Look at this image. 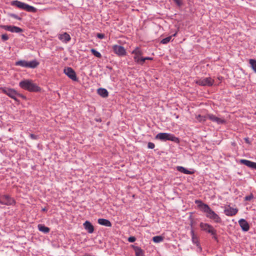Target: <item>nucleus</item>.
I'll list each match as a JSON object with an SVG mask.
<instances>
[{
  "instance_id": "obj_18",
  "label": "nucleus",
  "mask_w": 256,
  "mask_h": 256,
  "mask_svg": "<svg viewBox=\"0 0 256 256\" xmlns=\"http://www.w3.org/2000/svg\"><path fill=\"white\" fill-rule=\"evenodd\" d=\"M11 4L14 6H16L22 10H25L26 4L18 0H13L11 2Z\"/></svg>"
},
{
  "instance_id": "obj_32",
  "label": "nucleus",
  "mask_w": 256,
  "mask_h": 256,
  "mask_svg": "<svg viewBox=\"0 0 256 256\" xmlns=\"http://www.w3.org/2000/svg\"><path fill=\"white\" fill-rule=\"evenodd\" d=\"M253 198H254V195L252 194H250V195L246 196L244 197V200L250 201Z\"/></svg>"
},
{
  "instance_id": "obj_35",
  "label": "nucleus",
  "mask_w": 256,
  "mask_h": 256,
  "mask_svg": "<svg viewBox=\"0 0 256 256\" xmlns=\"http://www.w3.org/2000/svg\"><path fill=\"white\" fill-rule=\"evenodd\" d=\"M148 148L153 149L155 147V144L152 142H149L148 144Z\"/></svg>"
},
{
  "instance_id": "obj_40",
  "label": "nucleus",
  "mask_w": 256,
  "mask_h": 256,
  "mask_svg": "<svg viewBox=\"0 0 256 256\" xmlns=\"http://www.w3.org/2000/svg\"><path fill=\"white\" fill-rule=\"evenodd\" d=\"M0 204H2L6 205V206H10V202H4V201H3V200L2 199V200H0Z\"/></svg>"
},
{
  "instance_id": "obj_13",
  "label": "nucleus",
  "mask_w": 256,
  "mask_h": 256,
  "mask_svg": "<svg viewBox=\"0 0 256 256\" xmlns=\"http://www.w3.org/2000/svg\"><path fill=\"white\" fill-rule=\"evenodd\" d=\"M238 212L237 208H234L230 206H228L227 208L224 210V213L227 216H235Z\"/></svg>"
},
{
  "instance_id": "obj_43",
  "label": "nucleus",
  "mask_w": 256,
  "mask_h": 256,
  "mask_svg": "<svg viewBox=\"0 0 256 256\" xmlns=\"http://www.w3.org/2000/svg\"><path fill=\"white\" fill-rule=\"evenodd\" d=\"M47 210L46 208H42V211H46Z\"/></svg>"
},
{
  "instance_id": "obj_34",
  "label": "nucleus",
  "mask_w": 256,
  "mask_h": 256,
  "mask_svg": "<svg viewBox=\"0 0 256 256\" xmlns=\"http://www.w3.org/2000/svg\"><path fill=\"white\" fill-rule=\"evenodd\" d=\"M196 118L200 122H204L206 120V118L201 116L200 115H198Z\"/></svg>"
},
{
  "instance_id": "obj_5",
  "label": "nucleus",
  "mask_w": 256,
  "mask_h": 256,
  "mask_svg": "<svg viewBox=\"0 0 256 256\" xmlns=\"http://www.w3.org/2000/svg\"><path fill=\"white\" fill-rule=\"evenodd\" d=\"M133 54V60L136 64L142 66L143 52L140 47H136L131 52Z\"/></svg>"
},
{
  "instance_id": "obj_28",
  "label": "nucleus",
  "mask_w": 256,
  "mask_h": 256,
  "mask_svg": "<svg viewBox=\"0 0 256 256\" xmlns=\"http://www.w3.org/2000/svg\"><path fill=\"white\" fill-rule=\"evenodd\" d=\"M249 63L254 71L256 73V60L254 59H250Z\"/></svg>"
},
{
  "instance_id": "obj_24",
  "label": "nucleus",
  "mask_w": 256,
  "mask_h": 256,
  "mask_svg": "<svg viewBox=\"0 0 256 256\" xmlns=\"http://www.w3.org/2000/svg\"><path fill=\"white\" fill-rule=\"evenodd\" d=\"M38 228L40 232H43L44 234H47L50 231L49 228L46 226L42 224H39L38 226Z\"/></svg>"
},
{
  "instance_id": "obj_19",
  "label": "nucleus",
  "mask_w": 256,
  "mask_h": 256,
  "mask_svg": "<svg viewBox=\"0 0 256 256\" xmlns=\"http://www.w3.org/2000/svg\"><path fill=\"white\" fill-rule=\"evenodd\" d=\"M135 252L136 256H144V251L138 246H132Z\"/></svg>"
},
{
  "instance_id": "obj_33",
  "label": "nucleus",
  "mask_w": 256,
  "mask_h": 256,
  "mask_svg": "<svg viewBox=\"0 0 256 256\" xmlns=\"http://www.w3.org/2000/svg\"><path fill=\"white\" fill-rule=\"evenodd\" d=\"M143 60H142V66H143L144 64L146 63V60H153V58L152 57H144L143 56Z\"/></svg>"
},
{
  "instance_id": "obj_38",
  "label": "nucleus",
  "mask_w": 256,
  "mask_h": 256,
  "mask_svg": "<svg viewBox=\"0 0 256 256\" xmlns=\"http://www.w3.org/2000/svg\"><path fill=\"white\" fill-rule=\"evenodd\" d=\"M30 137L32 140H37L38 138V136L36 135H35L32 134H30Z\"/></svg>"
},
{
  "instance_id": "obj_15",
  "label": "nucleus",
  "mask_w": 256,
  "mask_h": 256,
  "mask_svg": "<svg viewBox=\"0 0 256 256\" xmlns=\"http://www.w3.org/2000/svg\"><path fill=\"white\" fill-rule=\"evenodd\" d=\"M190 234L192 236V242L194 244H196V246L200 248V250H202V248L200 246V244L198 241V238L194 234V230L192 228L190 230Z\"/></svg>"
},
{
  "instance_id": "obj_2",
  "label": "nucleus",
  "mask_w": 256,
  "mask_h": 256,
  "mask_svg": "<svg viewBox=\"0 0 256 256\" xmlns=\"http://www.w3.org/2000/svg\"><path fill=\"white\" fill-rule=\"evenodd\" d=\"M0 91L16 102H18L17 97H20L23 99H25L26 98L24 96L20 94L15 89L6 86L0 87Z\"/></svg>"
},
{
  "instance_id": "obj_4",
  "label": "nucleus",
  "mask_w": 256,
  "mask_h": 256,
  "mask_svg": "<svg viewBox=\"0 0 256 256\" xmlns=\"http://www.w3.org/2000/svg\"><path fill=\"white\" fill-rule=\"evenodd\" d=\"M156 138L162 141L170 140L176 143L180 142L179 138L170 133L160 132L156 136Z\"/></svg>"
},
{
  "instance_id": "obj_23",
  "label": "nucleus",
  "mask_w": 256,
  "mask_h": 256,
  "mask_svg": "<svg viewBox=\"0 0 256 256\" xmlns=\"http://www.w3.org/2000/svg\"><path fill=\"white\" fill-rule=\"evenodd\" d=\"M176 170L180 172L186 174H192L194 173V172H191L182 166H178L176 167Z\"/></svg>"
},
{
  "instance_id": "obj_29",
  "label": "nucleus",
  "mask_w": 256,
  "mask_h": 256,
  "mask_svg": "<svg viewBox=\"0 0 256 256\" xmlns=\"http://www.w3.org/2000/svg\"><path fill=\"white\" fill-rule=\"evenodd\" d=\"M152 240L156 243H158L164 240V237L160 236H155L153 237Z\"/></svg>"
},
{
  "instance_id": "obj_1",
  "label": "nucleus",
  "mask_w": 256,
  "mask_h": 256,
  "mask_svg": "<svg viewBox=\"0 0 256 256\" xmlns=\"http://www.w3.org/2000/svg\"><path fill=\"white\" fill-rule=\"evenodd\" d=\"M196 204H198V208L204 212L206 213L207 218L210 219L216 223H221L222 220L220 216L216 214L207 204L203 203L200 200H196Z\"/></svg>"
},
{
  "instance_id": "obj_21",
  "label": "nucleus",
  "mask_w": 256,
  "mask_h": 256,
  "mask_svg": "<svg viewBox=\"0 0 256 256\" xmlns=\"http://www.w3.org/2000/svg\"><path fill=\"white\" fill-rule=\"evenodd\" d=\"M98 223L102 226H106L110 227L112 226V224L110 222L106 219L104 218H99L98 220Z\"/></svg>"
},
{
  "instance_id": "obj_26",
  "label": "nucleus",
  "mask_w": 256,
  "mask_h": 256,
  "mask_svg": "<svg viewBox=\"0 0 256 256\" xmlns=\"http://www.w3.org/2000/svg\"><path fill=\"white\" fill-rule=\"evenodd\" d=\"M28 62L25 60H20L17 61L15 63V65L17 66H20L24 68H27Z\"/></svg>"
},
{
  "instance_id": "obj_42",
  "label": "nucleus",
  "mask_w": 256,
  "mask_h": 256,
  "mask_svg": "<svg viewBox=\"0 0 256 256\" xmlns=\"http://www.w3.org/2000/svg\"><path fill=\"white\" fill-rule=\"evenodd\" d=\"M174 2L179 6L182 4L180 0H174Z\"/></svg>"
},
{
  "instance_id": "obj_30",
  "label": "nucleus",
  "mask_w": 256,
  "mask_h": 256,
  "mask_svg": "<svg viewBox=\"0 0 256 256\" xmlns=\"http://www.w3.org/2000/svg\"><path fill=\"white\" fill-rule=\"evenodd\" d=\"M90 52L96 57L98 58H100L102 57L100 53L96 50L95 49H91Z\"/></svg>"
},
{
  "instance_id": "obj_22",
  "label": "nucleus",
  "mask_w": 256,
  "mask_h": 256,
  "mask_svg": "<svg viewBox=\"0 0 256 256\" xmlns=\"http://www.w3.org/2000/svg\"><path fill=\"white\" fill-rule=\"evenodd\" d=\"M98 94L103 98H106L108 96V90L104 88H100L98 90Z\"/></svg>"
},
{
  "instance_id": "obj_17",
  "label": "nucleus",
  "mask_w": 256,
  "mask_h": 256,
  "mask_svg": "<svg viewBox=\"0 0 256 256\" xmlns=\"http://www.w3.org/2000/svg\"><path fill=\"white\" fill-rule=\"evenodd\" d=\"M84 229L87 230L89 234H92L94 232V227L89 221H86L83 224Z\"/></svg>"
},
{
  "instance_id": "obj_10",
  "label": "nucleus",
  "mask_w": 256,
  "mask_h": 256,
  "mask_svg": "<svg viewBox=\"0 0 256 256\" xmlns=\"http://www.w3.org/2000/svg\"><path fill=\"white\" fill-rule=\"evenodd\" d=\"M2 28L4 30L12 32L20 33L23 31L21 28L14 26L4 25L2 26Z\"/></svg>"
},
{
  "instance_id": "obj_9",
  "label": "nucleus",
  "mask_w": 256,
  "mask_h": 256,
  "mask_svg": "<svg viewBox=\"0 0 256 256\" xmlns=\"http://www.w3.org/2000/svg\"><path fill=\"white\" fill-rule=\"evenodd\" d=\"M112 49L114 53L118 56H124L126 55V50L122 46L114 45L112 46Z\"/></svg>"
},
{
  "instance_id": "obj_11",
  "label": "nucleus",
  "mask_w": 256,
  "mask_h": 256,
  "mask_svg": "<svg viewBox=\"0 0 256 256\" xmlns=\"http://www.w3.org/2000/svg\"><path fill=\"white\" fill-rule=\"evenodd\" d=\"M58 38L64 44H67L71 40L70 35L66 32L59 34L58 35Z\"/></svg>"
},
{
  "instance_id": "obj_14",
  "label": "nucleus",
  "mask_w": 256,
  "mask_h": 256,
  "mask_svg": "<svg viewBox=\"0 0 256 256\" xmlns=\"http://www.w3.org/2000/svg\"><path fill=\"white\" fill-rule=\"evenodd\" d=\"M238 224L243 231L248 232L249 230L250 225L246 220L243 218L240 219L238 220Z\"/></svg>"
},
{
  "instance_id": "obj_3",
  "label": "nucleus",
  "mask_w": 256,
  "mask_h": 256,
  "mask_svg": "<svg viewBox=\"0 0 256 256\" xmlns=\"http://www.w3.org/2000/svg\"><path fill=\"white\" fill-rule=\"evenodd\" d=\"M19 86L21 88L31 92H38L40 90V88L36 84L29 80L20 82Z\"/></svg>"
},
{
  "instance_id": "obj_41",
  "label": "nucleus",
  "mask_w": 256,
  "mask_h": 256,
  "mask_svg": "<svg viewBox=\"0 0 256 256\" xmlns=\"http://www.w3.org/2000/svg\"><path fill=\"white\" fill-rule=\"evenodd\" d=\"M105 36L103 34L98 33L97 34V37L100 39H102L104 38Z\"/></svg>"
},
{
  "instance_id": "obj_20",
  "label": "nucleus",
  "mask_w": 256,
  "mask_h": 256,
  "mask_svg": "<svg viewBox=\"0 0 256 256\" xmlns=\"http://www.w3.org/2000/svg\"><path fill=\"white\" fill-rule=\"evenodd\" d=\"M2 199L3 200V201H4V202H10V206H12V205H14L16 203V202L14 200L11 198L10 196H9L8 195H4L2 196Z\"/></svg>"
},
{
  "instance_id": "obj_39",
  "label": "nucleus",
  "mask_w": 256,
  "mask_h": 256,
  "mask_svg": "<svg viewBox=\"0 0 256 256\" xmlns=\"http://www.w3.org/2000/svg\"><path fill=\"white\" fill-rule=\"evenodd\" d=\"M10 16L16 20H21V18H20L18 15L16 14H10Z\"/></svg>"
},
{
  "instance_id": "obj_27",
  "label": "nucleus",
  "mask_w": 256,
  "mask_h": 256,
  "mask_svg": "<svg viewBox=\"0 0 256 256\" xmlns=\"http://www.w3.org/2000/svg\"><path fill=\"white\" fill-rule=\"evenodd\" d=\"M36 10H37L36 8L26 4L25 10L28 12H36Z\"/></svg>"
},
{
  "instance_id": "obj_8",
  "label": "nucleus",
  "mask_w": 256,
  "mask_h": 256,
  "mask_svg": "<svg viewBox=\"0 0 256 256\" xmlns=\"http://www.w3.org/2000/svg\"><path fill=\"white\" fill-rule=\"evenodd\" d=\"M64 72L66 75L70 78L72 80L74 81H78V79L77 78L76 72L74 70L70 67L66 68L64 70Z\"/></svg>"
},
{
  "instance_id": "obj_31",
  "label": "nucleus",
  "mask_w": 256,
  "mask_h": 256,
  "mask_svg": "<svg viewBox=\"0 0 256 256\" xmlns=\"http://www.w3.org/2000/svg\"><path fill=\"white\" fill-rule=\"evenodd\" d=\"M172 38V36H169L168 37H166L164 38H163L161 40L160 42L163 44H166L171 40Z\"/></svg>"
},
{
  "instance_id": "obj_6",
  "label": "nucleus",
  "mask_w": 256,
  "mask_h": 256,
  "mask_svg": "<svg viewBox=\"0 0 256 256\" xmlns=\"http://www.w3.org/2000/svg\"><path fill=\"white\" fill-rule=\"evenodd\" d=\"M200 226L202 230L208 233L211 234L214 236V238H216V230L214 228L208 223H204L201 222L200 224Z\"/></svg>"
},
{
  "instance_id": "obj_7",
  "label": "nucleus",
  "mask_w": 256,
  "mask_h": 256,
  "mask_svg": "<svg viewBox=\"0 0 256 256\" xmlns=\"http://www.w3.org/2000/svg\"><path fill=\"white\" fill-rule=\"evenodd\" d=\"M214 82V80L210 77L201 78L196 81V84L202 86H211L213 85Z\"/></svg>"
},
{
  "instance_id": "obj_37",
  "label": "nucleus",
  "mask_w": 256,
  "mask_h": 256,
  "mask_svg": "<svg viewBox=\"0 0 256 256\" xmlns=\"http://www.w3.org/2000/svg\"><path fill=\"white\" fill-rule=\"evenodd\" d=\"M2 39L4 40H7L8 39V36L6 34H3L2 36Z\"/></svg>"
},
{
  "instance_id": "obj_16",
  "label": "nucleus",
  "mask_w": 256,
  "mask_h": 256,
  "mask_svg": "<svg viewBox=\"0 0 256 256\" xmlns=\"http://www.w3.org/2000/svg\"><path fill=\"white\" fill-rule=\"evenodd\" d=\"M240 162L250 168L256 170V162L247 160H241Z\"/></svg>"
},
{
  "instance_id": "obj_36",
  "label": "nucleus",
  "mask_w": 256,
  "mask_h": 256,
  "mask_svg": "<svg viewBox=\"0 0 256 256\" xmlns=\"http://www.w3.org/2000/svg\"><path fill=\"white\" fill-rule=\"evenodd\" d=\"M136 238L134 236H130L128 238V241L130 242H134L136 241Z\"/></svg>"
},
{
  "instance_id": "obj_25",
  "label": "nucleus",
  "mask_w": 256,
  "mask_h": 256,
  "mask_svg": "<svg viewBox=\"0 0 256 256\" xmlns=\"http://www.w3.org/2000/svg\"><path fill=\"white\" fill-rule=\"evenodd\" d=\"M39 62L36 60H33L30 62H28L27 68H34L38 66Z\"/></svg>"
},
{
  "instance_id": "obj_12",
  "label": "nucleus",
  "mask_w": 256,
  "mask_h": 256,
  "mask_svg": "<svg viewBox=\"0 0 256 256\" xmlns=\"http://www.w3.org/2000/svg\"><path fill=\"white\" fill-rule=\"evenodd\" d=\"M207 118L210 120L216 122L218 124L226 123V120L224 118H218L212 114H208L207 115Z\"/></svg>"
}]
</instances>
